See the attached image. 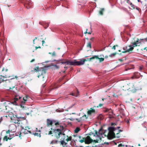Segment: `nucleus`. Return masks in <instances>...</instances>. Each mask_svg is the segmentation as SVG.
Instances as JSON below:
<instances>
[{"label":"nucleus","instance_id":"obj_57","mask_svg":"<svg viewBox=\"0 0 147 147\" xmlns=\"http://www.w3.org/2000/svg\"><path fill=\"white\" fill-rule=\"evenodd\" d=\"M116 48V46L115 45L113 46L112 47V49H114V50H115Z\"/></svg>","mask_w":147,"mask_h":147},{"label":"nucleus","instance_id":"obj_19","mask_svg":"<svg viewBox=\"0 0 147 147\" xmlns=\"http://www.w3.org/2000/svg\"><path fill=\"white\" fill-rule=\"evenodd\" d=\"M92 30L90 27H89L86 29V30L84 32L85 34H91Z\"/></svg>","mask_w":147,"mask_h":147},{"label":"nucleus","instance_id":"obj_9","mask_svg":"<svg viewBox=\"0 0 147 147\" xmlns=\"http://www.w3.org/2000/svg\"><path fill=\"white\" fill-rule=\"evenodd\" d=\"M80 61H77L76 60H75L74 61H69L68 60V63L67 65H81L80 63Z\"/></svg>","mask_w":147,"mask_h":147},{"label":"nucleus","instance_id":"obj_4","mask_svg":"<svg viewBox=\"0 0 147 147\" xmlns=\"http://www.w3.org/2000/svg\"><path fill=\"white\" fill-rule=\"evenodd\" d=\"M126 88L124 89L125 91L128 90L129 91L134 93L137 90V88L135 87L134 84L133 83H129L124 85V87Z\"/></svg>","mask_w":147,"mask_h":147},{"label":"nucleus","instance_id":"obj_20","mask_svg":"<svg viewBox=\"0 0 147 147\" xmlns=\"http://www.w3.org/2000/svg\"><path fill=\"white\" fill-rule=\"evenodd\" d=\"M61 32H62L63 33V34H66V32H69L70 33L71 31V30L69 28H65L64 30V32H63L61 30Z\"/></svg>","mask_w":147,"mask_h":147},{"label":"nucleus","instance_id":"obj_47","mask_svg":"<svg viewBox=\"0 0 147 147\" xmlns=\"http://www.w3.org/2000/svg\"><path fill=\"white\" fill-rule=\"evenodd\" d=\"M124 146V145H122L121 144H119L118 145V147H122Z\"/></svg>","mask_w":147,"mask_h":147},{"label":"nucleus","instance_id":"obj_6","mask_svg":"<svg viewBox=\"0 0 147 147\" xmlns=\"http://www.w3.org/2000/svg\"><path fill=\"white\" fill-rule=\"evenodd\" d=\"M32 72L35 71L36 72H38V73L39 75L38 76V78H39V77H41L42 78H44V75L46 73V70L44 69H41L40 70L38 69V67H36V68H34L33 69V70H31V71Z\"/></svg>","mask_w":147,"mask_h":147},{"label":"nucleus","instance_id":"obj_29","mask_svg":"<svg viewBox=\"0 0 147 147\" xmlns=\"http://www.w3.org/2000/svg\"><path fill=\"white\" fill-rule=\"evenodd\" d=\"M65 139V137L64 136V138H63L62 139H62L63 140L60 142L61 144L63 145L65 143V144H67V143H65V141L64 140Z\"/></svg>","mask_w":147,"mask_h":147},{"label":"nucleus","instance_id":"obj_3","mask_svg":"<svg viewBox=\"0 0 147 147\" xmlns=\"http://www.w3.org/2000/svg\"><path fill=\"white\" fill-rule=\"evenodd\" d=\"M102 130V129L101 128L99 130V132L96 130H95V134L93 135L94 136H95V135H97V136L99 137V139L100 140H101V138L99 137V135L100 134L102 135V134H104V136H107L109 140H111L113 138H114L115 137V133L114 132H108L107 135L105 134L106 132L107 131L105 130V132L102 133L101 131Z\"/></svg>","mask_w":147,"mask_h":147},{"label":"nucleus","instance_id":"obj_22","mask_svg":"<svg viewBox=\"0 0 147 147\" xmlns=\"http://www.w3.org/2000/svg\"><path fill=\"white\" fill-rule=\"evenodd\" d=\"M14 115L12 112H9L8 113V116L9 118H10L11 119L14 116Z\"/></svg>","mask_w":147,"mask_h":147},{"label":"nucleus","instance_id":"obj_2","mask_svg":"<svg viewBox=\"0 0 147 147\" xmlns=\"http://www.w3.org/2000/svg\"><path fill=\"white\" fill-rule=\"evenodd\" d=\"M21 98V97L19 96L18 95L16 96L14 99L12 100L11 101H6V102H4L3 104L2 105V108H3L4 107L5 109L7 110V107H8L9 105L13 104V105H18L17 102L19 101H21L20 99Z\"/></svg>","mask_w":147,"mask_h":147},{"label":"nucleus","instance_id":"obj_51","mask_svg":"<svg viewBox=\"0 0 147 147\" xmlns=\"http://www.w3.org/2000/svg\"><path fill=\"white\" fill-rule=\"evenodd\" d=\"M136 9L137 10H138L139 11V12H140V11H141V9H140V8H139V7H136Z\"/></svg>","mask_w":147,"mask_h":147},{"label":"nucleus","instance_id":"obj_32","mask_svg":"<svg viewBox=\"0 0 147 147\" xmlns=\"http://www.w3.org/2000/svg\"><path fill=\"white\" fill-rule=\"evenodd\" d=\"M80 130V128L78 127H77L74 130V132L75 133H78Z\"/></svg>","mask_w":147,"mask_h":147},{"label":"nucleus","instance_id":"obj_50","mask_svg":"<svg viewBox=\"0 0 147 147\" xmlns=\"http://www.w3.org/2000/svg\"><path fill=\"white\" fill-rule=\"evenodd\" d=\"M3 117H6V118H9L8 117V113H7V114L5 115V116H3Z\"/></svg>","mask_w":147,"mask_h":147},{"label":"nucleus","instance_id":"obj_36","mask_svg":"<svg viewBox=\"0 0 147 147\" xmlns=\"http://www.w3.org/2000/svg\"><path fill=\"white\" fill-rule=\"evenodd\" d=\"M49 54L51 55L52 56H54L56 55V53L55 51H54L53 53H52L51 52H49Z\"/></svg>","mask_w":147,"mask_h":147},{"label":"nucleus","instance_id":"obj_45","mask_svg":"<svg viewBox=\"0 0 147 147\" xmlns=\"http://www.w3.org/2000/svg\"><path fill=\"white\" fill-rule=\"evenodd\" d=\"M93 142H94L95 143H98V140H93Z\"/></svg>","mask_w":147,"mask_h":147},{"label":"nucleus","instance_id":"obj_8","mask_svg":"<svg viewBox=\"0 0 147 147\" xmlns=\"http://www.w3.org/2000/svg\"><path fill=\"white\" fill-rule=\"evenodd\" d=\"M55 123V125L57 127V125H60L59 122L58 121L56 122L54 120L52 121L50 119H48L47 120V125L48 126H49L50 125L52 126L53 123Z\"/></svg>","mask_w":147,"mask_h":147},{"label":"nucleus","instance_id":"obj_11","mask_svg":"<svg viewBox=\"0 0 147 147\" xmlns=\"http://www.w3.org/2000/svg\"><path fill=\"white\" fill-rule=\"evenodd\" d=\"M6 81V82L7 83H10V82L9 80H7L6 78L4 76H3L0 75V83Z\"/></svg>","mask_w":147,"mask_h":147},{"label":"nucleus","instance_id":"obj_63","mask_svg":"<svg viewBox=\"0 0 147 147\" xmlns=\"http://www.w3.org/2000/svg\"><path fill=\"white\" fill-rule=\"evenodd\" d=\"M114 124H115V123H111V125L112 126H113V125H114Z\"/></svg>","mask_w":147,"mask_h":147},{"label":"nucleus","instance_id":"obj_23","mask_svg":"<svg viewBox=\"0 0 147 147\" xmlns=\"http://www.w3.org/2000/svg\"><path fill=\"white\" fill-rule=\"evenodd\" d=\"M78 93L79 92H78V90H77L76 93H70V95L77 97L78 96Z\"/></svg>","mask_w":147,"mask_h":147},{"label":"nucleus","instance_id":"obj_33","mask_svg":"<svg viewBox=\"0 0 147 147\" xmlns=\"http://www.w3.org/2000/svg\"><path fill=\"white\" fill-rule=\"evenodd\" d=\"M122 131H123L121 129H119L118 132L116 134L117 138H119L120 137V136L118 135H119V133L120 132H122Z\"/></svg>","mask_w":147,"mask_h":147},{"label":"nucleus","instance_id":"obj_54","mask_svg":"<svg viewBox=\"0 0 147 147\" xmlns=\"http://www.w3.org/2000/svg\"><path fill=\"white\" fill-rule=\"evenodd\" d=\"M20 119H22L23 120H24L26 119V118L25 117H19Z\"/></svg>","mask_w":147,"mask_h":147},{"label":"nucleus","instance_id":"obj_49","mask_svg":"<svg viewBox=\"0 0 147 147\" xmlns=\"http://www.w3.org/2000/svg\"><path fill=\"white\" fill-rule=\"evenodd\" d=\"M53 134V132L51 131H49V133H48V135H51Z\"/></svg>","mask_w":147,"mask_h":147},{"label":"nucleus","instance_id":"obj_41","mask_svg":"<svg viewBox=\"0 0 147 147\" xmlns=\"http://www.w3.org/2000/svg\"><path fill=\"white\" fill-rule=\"evenodd\" d=\"M68 63V60H67L66 61H63L61 62L62 64H65L66 63Z\"/></svg>","mask_w":147,"mask_h":147},{"label":"nucleus","instance_id":"obj_14","mask_svg":"<svg viewBox=\"0 0 147 147\" xmlns=\"http://www.w3.org/2000/svg\"><path fill=\"white\" fill-rule=\"evenodd\" d=\"M29 128L27 127H26L25 129H23L22 130V131L24 134H27L28 133L31 134V131L29 130Z\"/></svg>","mask_w":147,"mask_h":147},{"label":"nucleus","instance_id":"obj_27","mask_svg":"<svg viewBox=\"0 0 147 147\" xmlns=\"http://www.w3.org/2000/svg\"><path fill=\"white\" fill-rule=\"evenodd\" d=\"M104 8H102L100 9V10L99 11V14L100 15H102L103 14V12L104 11Z\"/></svg>","mask_w":147,"mask_h":147},{"label":"nucleus","instance_id":"obj_16","mask_svg":"<svg viewBox=\"0 0 147 147\" xmlns=\"http://www.w3.org/2000/svg\"><path fill=\"white\" fill-rule=\"evenodd\" d=\"M87 114L88 115H91L92 113H96V111L94 109L91 108L90 109L87 111Z\"/></svg>","mask_w":147,"mask_h":147},{"label":"nucleus","instance_id":"obj_17","mask_svg":"<svg viewBox=\"0 0 147 147\" xmlns=\"http://www.w3.org/2000/svg\"><path fill=\"white\" fill-rule=\"evenodd\" d=\"M80 63L81 65H83L85 61H90V58H87L86 59H81V60H80Z\"/></svg>","mask_w":147,"mask_h":147},{"label":"nucleus","instance_id":"obj_44","mask_svg":"<svg viewBox=\"0 0 147 147\" xmlns=\"http://www.w3.org/2000/svg\"><path fill=\"white\" fill-rule=\"evenodd\" d=\"M18 134L19 135H18L17 134L16 135L17 136H19V137H20L22 136L21 135V132L20 131V132H19L18 133Z\"/></svg>","mask_w":147,"mask_h":147},{"label":"nucleus","instance_id":"obj_28","mask_svg":"<svg viewBox=\"0 0 147 147\" xmlns=\"http://www.w3.org/2000/svg\"><path fill=\"white\" fill-rule=\"evenodd\" d=\"M96 59H98L99 60V62L100 63L103 62L104 60V58H100L98 56V58H96Z\"/></svg>","mask_w":147,"mask_h":147},{"label":"nucleus","instance_id":"obj_34","mask_svg":"<svg viewBox=\"0 0 147 147\" xmlns=\"http://www.w3.org/2000/svg\"><path fill=\"white\" fill-rule=\"evenodd\" d=\"M53 67L54 69H59V67L56 64H54L53 65Z\"/></svg>","mask_w":147,"mask_h":147},{"label":"nucleus","instance_id":"obj_13","mask_svg":"<svg viewBox=\"0 0 147 147\" xmlns=\"http://www.w3.org/2000/svg\"><path fill=\"white\" fill-rule=\"evenodd\" d=\"M39 24L43 26L45 29L47 28L49 26V24L47 23L45 21H41L39 22Z\"/></svg>","mask_w":147,"mask_h":147},{"label":"nucleus","instance_id":"obj_1","mask_svg":"<svg viewBox=\"0 0 147 147\" xmlns=\"http://www.w3.org/2000/svg\"><path fill=\"white\" fill-rule=\"evenodd\" d=\"M134 37L133 38L132 42L131 43V45H130L129 46V47H130L129 48L127 49L125 51L122 52V53H124L132 51L134 49V47L140 46L141 44V40H142L143 39L139 40L138 38L136 39Z\"/></svg>","mask_w":147,"mask_h":147},{"label":"nucleus","instance_id":"obj_18","mask_svg":"<svg viewBox=\"0 0 147 147\" xmlns=\"http://www.w3.org/2000/svg\"><path fill=\"white\" fill-rule=\"evenodd\" d=\"M7 135L5 136L3 138V140L7 141L8 140H10L13 138V137H11L10 135H9V137Z\"/></svg>","mask_w":147,"mask_h":147},{"label":"nucleus","instance_id":"obj_21","mask_svg":"<svg viewBox=\"0 0 147 147\" xmlns=\"http://www.w3.org/2000/svg\"><path fill=\"white\" fill-rule=\"evenodd\" d=\"M108 132H114L115 130L114 127H108Z\"/></svg>","mask_w":147,"mask_h":147},{"label":"nucleus","instance_id":"obj_38","mask_svg":"<svg viewBox=\"0 0 147 147\" xmlns=\"http://www.w3.org/2000/svg\"><path fill=\"white\" fill-rule=\"evenodd\" d=\"M87 47H89L90 48H91V44L90 42H88V44L87 45Z\"/></svg>","mask_w":147,"mask_h":147},{"label":"nucleus","instance_id":"obj_52","mask_svg":"<svg viewBox=\"0 0 147 147\" xmlns=\"http://www.w3.org/2000/svg\"><path fill=\"white\" fill-rule=\"evenodd\" d=\"M15 87V86H9V89H13Z\"/></svg>","mask_w":147,"mask_h":147},{"label":"nucleus","instance_id":"obj_55","mask_svg":"<svg viewBox=\"0 0 147 147\" xmlns=\"http://www.w3.org/2000/svg\"><path fill=\"white\" fill-rule=\"evenodd\" d=\"M103 105L102 104H101V103H100L99 105V106H97V107H102V106Z\"/></svg>","mask_w":147,"mask_h":147},{"label":"nucleus","instance_id":"obj_59","mask_svg":"<svg viewBox=\"0 0 147 147\" xmlns=\"http://www.w3.org/2000/svg\"><path fill=\"white\" fill-rule=\"evenodd\" d=\"M35 60L34 59H33L30 61V62L31 63L33 62L34 61H35Z\"/></svg>","mask_w":147,"mask_h":147},{"label":"nucleus","instance_id":"obj_24","mask_svg":"<svg viewBox=\"0 0 147 147\" xmlns=\"http://www.w3.org/2000/svg\"><path fill=\"white\" fill-rule=\"evenodd\" d=\"M96 58H98V55L93 56L92 57L90 58V61H92V60H94V59H96Z\"/></svg>","mask_w":147,"mask_h":147},{"label":"nucleus","instance_id":"obj_39","mask_svg":"<svg viewBox=\"0 0 147 147\" xmlns=\"http://www.w3.org/2000/svg\"><path fill=\"white\" fill-rule=\"evenodd\" d=\"M81 117L82 118V119H84V120L86 119L87 118V117L86 115H83L82 117Z\"/></svg>","mask_w":147,"mask_h":147},{"label":"nucleus","instance_id":"obj_48","mask_svg":"<svg viewBox=\"0 0 147 147\" xmlns=\"http://www.w3.org/2000/svg\"><path fill=\"white\" fill-rule=\"evenodd\" d=\"M10 131L9 130H8L6 132V134H9V135H10Z\"/></svg>","mask_w":147,"mask_h":147},{"label":"nucleus","instance_id":"obj_60","mask_svg":"<svg viewBox=\"0 0 147 147\" xmlns=\"http://www.w3.org/2000/svg\"><path fill=\"white\" fill-rule=\"evenodd\" d=\"M90 39L91 40L93 41L94 39V37H91Z\"/></svg>","mask_w":147,"mask_h":147},{"label":"nucleus","instance_id":"obj_10","mask_svg":"<svg viewBox=\"0 0 147 147\" xmlns=\"http://www.w3.org/2000/svg\"><path fill=\"white\" fill-rule=\"evenodd\" d=\"M11 122L15 123H20V118L19 117H17L16 115H14V116L12 117L11 119Z\"/></svg>","mask_w":147,"mask_h":147},{"label":"nucleus","instance_id":"obj_61","mask_svg":"<svg viewBox=\"0 0 147 147\" xmlns=\"http://www.w3.org/2000/svg\"><path fill=\"white\" fill-rule=\"evenodd\" d=\"M124 87V86H123V90H125H125H124V89H125L126 88V87Z\"/></svg>","mask_w":147,"mask_h":147},{"label":"nucleus","instance_id":"obj_12","mask_svg":"<svg viewBox=\"0 0 147 147\" xmlns=\"http://www.w3.org/2000/svg\"><path fill=\"white\" fill-rule=\"evenodd\" d=\"M140 73L138 72H135L134 74V75L131 77V79L138 78L140 77Z\"/></svg>","mask_w":147,"mask_h":147},{"label":"nucleus","instance_id":"obj_37","mask_svg":"<svg viewBox=\"0 0 147 147\" xmlns=\"http://www.w3.org/2000/svg\"><path fill=\"white\" fill-rule=\"evenodd\" d=\"M145 116L144 114L143 113H142L141 115L139 117V118H142L144 117Z\"/></svg>","mask_w":147,"mask_h":147},{"label":"nucleus","instance_id":"obj_35","mask_svg":"<svg viewBox=\"0 0 147 147\" xmlns=\"http://www.w3.org/2000/svg\"><path fill=\"white\" fill-rule=\"evenodd\" d=\"M33 134L35 136H39V137H40V134H38V133H34Z\"/></svg>","mask_w":147,"mask_h":147},{"label":"nucleus","instance_id":"obj_15","mask_svg":"<svg viewBox=\"0 0 147 147\" xmlns=\"http://www.w3.org/2000/svg\"><path fill=\"white\" fill-rule=\"evenodd\" d=\"M28 97V96H26L25 97H23V100L21 102L20 104V105L21 107H24L22 105L26 103V102L27 100Z\"/></svg>","mask_w":147,"mask_h":147},{"label":"nucleus","instance_id":"obj_26","mask_svg":"<svg viewBox=\"0 0 147 147\" xmlns=\"http://www.w3.org/2000/svg\"><path fill=\"white\" fill-rule=\"evenodd\" d=\"M9 78H10V80L13 79L15 78L17 79L18 77L17 76H10L9 77Z\"/></svg>","mask_w":147,"mask_h":147},{"label":"nucleus","instance_id":"obj_30","mask_svg":"<svg viewBox=\"0 0 147 147\" xmlns=\"http://www.w3.org/2000/svg\"><path fill=\"white\" fill-rule=\"evenodd\" d=\"M67 138L66 139V140L67 141V142H68L69 141L71 140L72 139V137L71 136L68 137V136H67Z\"/></svg>","mask_w":147,"mask_h":147},{"label":"nucleus","instance_id":"obj_31","mask_svg":"<svg viewBox=\"0 0 147 147\" xmlns=\"http://www.w3.org/2000/svg\"><path fill=\"white\" fill-rule=\"evenodd\" d=\"M76 120L78 122H80L84 120V119H82V118L80 117L79 119H76Z\"/></svg>","mask_w":147,"mask_h":147},{"label":"nucleus","instance_id":"obj_5","mask_svg":"<svg viewBox=\"0 0 147 147\" xmlns=\"http://www.w3.org/2000/svg\"><path fill=\"white\" fill-rule=\"evenodd\" d=\"M59 126L60 127V129H53L55 136L57 139L59 138L60 135L62 134V131L64 129L63 126L59 125Z\"/></svg>","mask_w":147,"mask_h":147},{"label":"nucleus","instance_id":"obj_43","mask_svg":"<svg viewBox=\"0 0 147 147\" xmlns=\"http://www.w3.org/2000/svg\"><path fill=\"white\" fill-rule=\"evenodd\" d=\"M32 111L30 110V112H26V114L27 115H28L30 114H31V112Z\"/></svg>","mask_w":147,"mask_h":147},{"label":"nucleus","instance_id":"obj_58","mask_svg":"<svg viewBox=\"0 0 147 147\" xmlns=\"http://www.w3.org/2000/svg\"><path fill=\"white\" fill-rule=\"evenodd\" d=\"M3 117H1V118L0 119V123H1V122L3 121Z\"/></svg>","mask_w":147,"mask_h":147},{"label":"nucleus","instance_id":"obj_62","mask_svg":"<svg viewBox=\"0 0 147 147\" xmlns=\"http://www.w3.org/2000/svg\"><path fill=\"white\" fill-rule=\"evenodd\" d=\"M104 143L105 144H107V145L109 144V142H105Z\"/></svg>","mask_w":147,"mask_h":147},{"label":"nucleus","instance_id":"obj_40","mask_svg":"<svg viewBox=\"0 0 147 147\" xmlns=\"http://www.w3.org/2000/svg\"><path fill=\"white\" fill-rule=\"evenodd\" d=\"M58 141L57 140H53L52 142L53 144H57Z\"/></svg>","mask_w":147,"mask_h":147},{"label":"nucleus","instance_id":"obj_64","mask_svg":"<svg viewBox=\"0 0 147 147\" xmlns=\"http://www.w3.org/2000/svg\"><path fill=\"white\" fill-rule=\"evenodd\" d=\"M119 60L120 61H123V59H120Z\"/></svg>","mask_w":147,"mask_h":147},{"label":"nucleus","instance_id":"obj_53","mask_svg":"<svg viewBox=\"0 0 147 147\" xmlns=\"http://www.w3.org/2000/svg\"><path fill=\"white\" fill-rule=\"evenodd\" d=\"M78 138L80 139V140H79L82 139V138H83V137H82L81 136H79V135H78Z\"/></svg>","mask_w":147,"mask_h":147},{"label":"nucleus","instance_id":"obj_42","mask_svg":"<svg viewBox=\"0 0 147 147\" xmlns=\"http://www.w3.org/2000/svg\"><path fill=\"white\" fill-rule=\"evenodd\" d=\"M110 109H106L104 110V111L105 112H108L109 111Z\"/></svg>","mask_w":147,"mask_h":147},{"label":"nucleus","instance_id":"obj_56","mask_svg":"<svg viewBox=\"0 0 147 147\" xmlns=\"http://www.w3.org/2000/svg\"><path fill=\"white\" fill-rule=\"evenodd\" d=\"M41 48V47L40 46H38V47L36 46L35 47V48H36L35 50H37V49H38V48Z\"/></svg>","mask_w":147,"mask_h":147},{"label":"nucleus","instance_id":"obj_25","mask_svg":"<svg viewBox=\"0 0 147 147\" xmlns=\"http://www.w3.org/2000/svg\"><path fill=\"white\" fill-rule=\"evenodd\" d=\"M127 3L129 4L131 6V9H134L135 8V6L133 5L131 2H130L129 1V0H127Z\"/></svg>","mask_w":147,"mask_h":147},{"label":"nucleus","instance_id":"obj_46","mask_svg":"<svg viewBox=\"0 0 147 147\" xmlns=\"http://www.w3.org/2000/svg\"><path fill=\"white\" fill-rule=\"evenodd\" d=\"M117 54L116 53H112L111 55H109V56L110 57H111L112 55H113V56H115Z\"/></svg>","mask_w":147,"mask_h":147},{"label":"nucleus","instance_id":"obj_7","mask_svg":"<svg viewBox=\"0 0 147 147\" xmlns=\"http://www.w3.org/2000/svg\"><path fill=\"white\" fill-rule=\"evenodd\" d=\"M79 142L81 143L84 142L85 144H89L93 142V140L89 136H87L86 137L82 138V139L79 140Z\"/></svg>","mask_w":147,"mask_h":147}]
</instances>
